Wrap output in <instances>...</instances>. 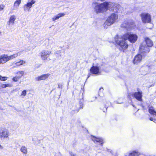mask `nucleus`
I'll return each instance as SVG.
<instances>
[{
  "label": "nucleus",
  "instance_id": "36",
  "mask_svg": "<svg viewBox=\"0 0 156 156\" xmlns=\"http://www.w3.org/2000/svg\"><path fill=\"white\" fill-rule=\"evenodd\" d=\"M69 153L71 156H77L76 154H73L71 152H70Z\"/></svg>",
  "mask_w": 156,
  "mask_h": 156
},
{
  "label": "nucleus",
  "instance_id": "24",
  "mask_svg": "<svg viewBox=\"0 0 156 156\" xmlns=\"http://www.w3.org/2000/svg\"><path fill=\"white\" fill-rule=\"evenodd\" d=\"M21 0H16L14 3V6H18L21 3Z\"/></svg>",
  "mask_w": 156,
  "mask_h": 156
},
{
  "label": "nucleus",
  "instance_id": "34",
  "mask_svg": "<svg viewBox=\"0 0 156 156\" xmlns=\"http://www.w3.org/2000/svg\"><path fill=\"white\" fill-rule=\"evenodd\" d=\"M6 87H12L11 84L9 83L5 84Z\"/></svg>",
  "mask_w": 156,
  "mask_h": 156
},
{
  "label": "nucleus",
  "instance_id": "41",
  "mask_svg": "<svg viewBox=\"0 0 156 156\" xmlns=\"http://www.w3.org/2000/svg\"><path fill=\"white\" fill-rule=\"evenodd\" d=\"M90 74H89L88 75V76L87 77V78H88L89 77H90Z\"/></svg>",
  "mask_w": 156,
  "mask_h": 156
},
{
  "label": "nucleus",
  "instance_id": "37",
  "mask_svg": "<svg viewBox=\"0 0 156 156\" xmlns=\"http://www.w3.org/2000/svg\"><path fill=\"white\" fill-rule=\"evenodd\" d=\"M101 90H103V88H100V89H99V92H98V95H99V96H101V95H100V92Z\"/></svg>",
  "mask_w": 156,
  "mask_h": 156
},
{
  "label": "nucleus",
  "instance_id": "45",
  "mask_svg": "<svg viewBox=\"0 0 156 156\" xmlns=\"http://www.w3.org/2000/svg\"><path fill=\"white\" fill-rule=\"evenodd\" d=\"M62 48L61 47H60V48Z\"/></svg>",
  "mask_w": 156,
  "mask_h": 156
},
{
  "label": "nucleus",
  "instance_id": "12",
  "mask_svg": "<svg viewBox=\"0 0 156 156\" xmlns=\"http://www.w3.org/2000/svg\"><path fill=\"white\" fill-rule=\"evenodd\" d=\"M50 75V74L49 73L44 74L36 77L35 79V80L38 81L45 80L48 78Z\"/></svg>",
  "mask_w": 156,
  "mask_h": 156
},
{
  "label": "nucleus",
  "instance_id": "11",
  "mask_svg": "<svg viewBox=\"0 0 156 156\" xmlns=\"http://www.w3.org/2000/svg\"><path fill=\"white\" fill-rule=\"evenodd\" d=\"M131 95L137 100L140 101H142V92L138 91L133 93Z\"/></svg>",
  "mask_w": 156,
  "mask_h": 156
},
{
  "label": "nucleus",
  "instance_id": "47",
  "mask_svg": "<svg viewBox=\"0 0 156 156\" xmlns=\"http://www.w3.org/2000/svg\"><path fill=\"white\" fill-rule=\"evenodd\" d=\"M1 33V32H0V34Z\"/></svg>",
  "mask_w": 156,
  "mask_h": 156
},
{
  "label": "nucleus",
  "instance_id": "31",
  "mask_svg": "<svg viewBox=\"0 0 156 156\" xmlns=\"http://www.w3.org/2000/svg\"><path fill=\"white\" fill-rule=\"evenodd\" d=\"M18 79H19V76H18L17 77H14L13 78L12 80L13 81H15V82L17 81L18 80Z\"/></svg>",
  "mask_w": 156,
  "mask_h": 156
},
{
  "label": "nucleus",
  "instance_id": "19",
  "mask_svg": "<svg viewBox=\"0 0 156 156\" xmlns=\"http://www.w3.org/2000/svg\"><path fill=\"white\" fill-rule=\"evenodd\" d=\"M65 15V14L64 13H59L57 15L55 16L54 17L52 18V20L53 21H54L55 20L58 19L60 17L64 16Z\"/></svg>",
  "mask_w": 156,
  "mask_h": 156
},
{
  "label": "nucleus",
  "instance_id": "20",
  "mask_svg": "<svg viewBox=\"0 0 156 156\" xmlns=\"http://www.w3.org/2000/svg\"><path fill=\"white\" fill-rule=\"evenodd\" d=\"M16 20V17L15 16L13 15L11 16L9 19V21L8 23V25H10L11 23L13 24L14 23V21Z\"/></svg>",
  "mask_w": 156,
  "mask_h": 156
},
{
  "label": "nucleus",
  "instance_id": "17",
  "mask_svg": "<svg viewBox=\"0 0 156 156\" xmlns=\"http://www.w3.org/2000/svg\"><path fill=\"white\" fill-rule=\"evenodd\" d=\"M120 7V5L118 4L115 3V6L113 8L111 9V11H112L115 12H118V10Z\"/></svg>",
  "mask_w": 156,
  "mask_h": 156
},
{
  "label": "nucleus",
  "instance_id": "27",
  "mask_svg": "<svg viewBox=\"0 0 156 156\" xmlns=\"http://www.w3.org/2000/svg\"><path fill=\"white\" fill-rule=\"evenodd\" d=\"M7 78L6 77L2 76H0V80L5 81L7 80Z\"/></svg>",
  "mask_w": 156,
  "mask_h": 156
},
{
  "label": "nucleus",
  "instance_id": "21",
  "mask_svg": "<svg viewBox=\"0 0 156 156\" xmlns=\"http://www.w3.org/2000/svg\"><path fill=\"white\" fill-rule=\"evenodd\" d=\"M20 151L22 152L25 154H27V148L25 146L22 147Z\"/></svg>",
  "mask_w": 156,
  "mask_h": 156
},
{
  "label": "nucleus",
  "instance_id": "6",
  "mask_svg": "<svg viewBox=\"0 0 156 156\" xmlns=\"http://www.w3.org/2000/svg\"><path fill=\"white\" fill-rule=\"evenodd\" d=\"M134 24V23L132 21H125L121 25V27L126 28L127 30H130L132 28Z\"/></svg>",
  "mask_w": 156,
  "mask_h": 156
},
{
  "label": "nucleus",
  "instance_id": "35",
  "mask_svg": "<svg viewBox=\"0 0 156 156\" xmlns=\"http://www.w3.org/2000/svg\"><path fill=\"white\" fill-rule=\"evenodd\" d=\"M1 87L2 88H4L6 87L5 84H2L1 85Z\"/></svg>",
  "mask_w": 156,
  "mask_h": 156
},
{
  "label": "nucleus",
  "instance_id": "46",
  "mask_svg": "<svg viewBox=\"0 0 156 156\" xmlns=\"http://www.w3.org/2000/svg\"><path fill=\"white\" fill-rule=\"evenodd\" d=\"M108 151H109V150H108Z\"/></svg>",
  "mask_w": 156,
  "mask_h": 156
},
{
  "label": "nucleus",
  "instance_id": "8",
  "mask_svg": "<svg viewBox=\"0 0 156 156\" xmlns=\"http://www.w3.org/2000/svg\"><path fill=\"white\" fill-rule=\"evenodd\" d=\"M36 2L34 0H28L27 3L24 5L23 7L24 10L25 11H29L30 9L32 7V5Z\"/></svg>",
  "mask_w": 156,
  "mask_h": 156
},
{
  "label": "nucleus",
  "instance_id": "33",
  "mask_svg": "<svg viewBox=\"0 0 156 156\" xmlns=\"http://www.w3.org/2000/svg\"><path fill=\"white\" fill-rule=\"evenodd\" d=\"M62 84H61L59 83L58 84V88H61V89H62Z\"/></svg>",
  "mask_w": 156,
  "mask_h": 156
},
{
  "label": "nucleus",
  "instance_id": "39",
  "mask_svg": "<svg viewBox=\"0 0 156 156\" xmlns=\"http://www.w3.org/2000/svg\"><path fill=\"white\" fill-rule=\"evenodd\" d=\"M153 118L152 117H150L149 118V119L151 121H153Z\"/></svg>",
  "mask_w": 156,
  "mask_h": 156
},
{
  "label": "nucleus",
  "instance_id": "23",
  "mask_svg": "<svg viewBox=\"0 0 156 156\" xmlns=\"http://www.w3.org/2000/svg\"><path fill=\"white\" fill-rule=\"evenodd\" d=\"M25 63V62L23 60H20L19 62H16V64L17 66H19L21 65H23L24 63Z\"/></svg>",
  "mask_w": 156,
  "mask_h": 156
},
{
  "label": "nucleus",
  "instance_id": "7",
  "mask_svg": "<svg viewBox=\"0 0 156 156\" xmlns=\"http://www.w3.org/2000/svg\"><path fill=\"white\" fill-rule=\"evenodd\" d=\"M9 133L7 129L2 128L0 129V138H9Z\"/></svg>",
  "mask_w": 156,
  "mask_h": 156
},
{
  "label": "nucleus",
  "instance_id": "4",
  "mask_svg": "<svg viewBox=\"0 0 156 156\" xmlns=\"http://www.w3.org/2000/svg\"><path fill=\"white\" fill-rule=\"evenodd\" d=\"M142 22L144 23H150L151 22V16L148 13H144L140 14Z\"/></svg>",
  "mask_w": 156,
  "mask_h": 156
},
{
  "label": "nucleus",
  "instance_id": "25",
  "mask_svg": "<svg viewBox=\"0 0 156 156\" xmlns=\"http://www.w3.org/2000/svg\"><path fill=\"white\" fill-rule=\"evenodd\" d=\"M83 100H80V103H79V104H80V109H82L83 108Z\"/></svg>",
  "mask_w": 156,
  "mask_h": 156
},
{
  "label": "nucleus",
  "instance_id": "5",
  "mask_svg": "<svg viewBox=\"0 0 156 156\" xmlns=\"http://www.w3.org/2000/svg\"><path fill=\"white\" fill-rule=\"evenodd\" d=\"M149 47L147 46L146 44H144V43L141 44L139 48V51L141 54L144 55L147 53H149L150 51Z\"/></svg>",
  "mask_w": 156,
  "mask_h": 156
},
{
  "label": "nucleus",
  "instance_id": "30",
  "mask_svg": "<svg viewBox=\"0 0 156 156\" xmlns=\"http://www.w3.org/2000/svg\"><path fill=\"white\" fill-rule=\"evenodd\" d=\"M7 57L8 61H9L11 59H12V57L11 55L10 56H8L7 55Z\"/></svg>",
  "mask_w": 156,
  "mask_h": 156
},
{
  "label": "nucleus",
  "instance_id": "22",
  "mask_svg": "<svg viewBox=\"0 0 156 156\" xmlns=\"http://www.w3.org/2000/svg\"><path fill=\"white\" fill-rule=\"evenodd\" d=\"M129 156H139V153L135 151H133L129 154Z\"/></svg>",
  "mask_w": 156,
  "mask_h": 156
},
{
  "label": "nucleus",
  "instance_id": "9",
  "mask_svg": "<svg viewBox=\"0 0 156 156\" xmlns=\"http://www.w3.org/2000/svg\"><path fill=\"white\" fill-rule=\"evenodd\" d=\"M100 68L99 67L97 66H93L90 69V73L96 75L101 74L100 71Z\"/></svg>",
  "mask_w": 156,
  "mask_h": 156
},
{
  "label": "nucleus",
  "instance_id": "43",
  "mask_svg": "<svg viewBox=\"0 0 156 156\" xmlns=\"http://www.w3.org/2000/svg\"><path fill=\"white\" fill-rule=\"evenodd\" d=\"M103 112H105V110H103Z\"/></svg>",
  "mask_w": 156,
  "mask_h": 156
},
{
  "label": "nucleus",
  "instance_id": "44",
  "mask_svg": "<svg viewBox=\"0 0 156 156\" xmlns=\"http://www.w3.org/2000/svg\"><path fill=\"white\" fill-rule=\"evenodd\" d=\"M133 107H134V105H133Z\"/></svg>",
  "mask_w": 156,
  "mask_h": 156
},
{
  "label": "nucleus",
  "instance_id": "2",
  "mask_svg": "<svg viewBox=\"0 0 156 156\" xmlns=\"http://www.w3.org/2000/svg\"><path fill=\"white\" fill-rule=\"evenodd\" d=\"M115 3L107 2H105L101 4L94 2L92 4V6L96 13L102 12L108 9L111 11V9H113Z\"/></svg>",
  "mask_w": 156,
  "mask_h": 156
},
{
  "label": "nucleus",
  "instance_id": "16",
  "mask_svg": "<svg viewBox=\"0 0 156 156\" xmlns=\"http://www.w3.org/2000/svg\"><path fill=\"white\" fill-rule=\"evenodd\" d=\"M145 44L146 46L149 47H151L153 45V43L152 41L147 37H146L145 38Z\"/></svg>",
  "mask_w": 156,
  "mask_h": 156
},
{
  "label": "nucleus",
  "instance_id": "1",
  "mask_svg": "<svg viewBox=\"0 0 156 156\" xmlns=\"http://www.w3.org/2000/svg\"><path fill=\"white\" fill-rule=\"evenodd\" d=\"M137 38L138 36L136 34L127 32L122 36L117 35L115 37V40L116 43L120 46L119 49L122 50L128 48V45L126 42L127 40L131 43H133L136 41Z\"/></svg>",
  "mask_w": 156,
  "mask_h": 156
},
{
  "label": "nucleus",
  "instance_id": "32",
  "mask_svg": "<svg viewBox=\"0 0 156 156\" xmlns=\"http://www.w3.org/2000/svg\"><path fill=\"white\" fill-rule=\"evenodd\" d=\"M5 7V5H0V11L2 10Z\"/></svg>",
  "mask_w": 156,
  "mask_h": 156
},
{
  "label": "nucleus",
  "instance_id": "26",
  "mask_svg": "<svg viewBox=\"0 0 156 156\" xmlns=\"http://www.w3.org/2000/svg\"><path fill=\"white\" fill-rule=\"evenodd\" d=\"M17 73L18 74L19 73L20 74H21V75L20 76H19V78H21L24 74V72L23 71H21L19 72H17Z\"/></svg>",
  "mask_w": 156,
  "mask_h": 156
},
{
  "label": "nucleus",
  "instance_id": "14",
  "mask_svg": "<svg viewBox=\"0 0 156 156\" xmlns=\"http://www.w3.org/2000/svg\"><path fill=\"white\" fill-rule=\"evenodd\" d=\"M1 64H4L8 61L7 57V54H3L0 56Z\"/></svg>",
  "mask_w": 156,
  "mask_h": 156
},
{
  "label": "nucleus",
  "instance_id": "40",
  "mask_svg": "<svg viewBox=\"0 0 156 156\" xmlns=\"http://www.w3.org/2000/svg\"><path fill=\"white\" fill-rule=\"evenodd\" d=\"M105 110L106 111L107 110V108H108V107H107L106 105H105Z\"/></svg>",
  "mask_w": 156,
  "mask_h": 156
},
{
  "label": "nucleus",
  "instance_id": "10",
  "mask_svg": "<svg viewBox=\"0 0 156 156\" xmlns=\"http://www.w3.org/2000/svg\"><path fill=\"white\" fill-rule=\"evenodd\" d=\"M51 53L50 51L45 50L42 51L40 53L41 59L43 60L47 59Z\"/></svg>",
  "mask_w": 156,
  "mask_h": 156
},
{
  "label": "nucleus",
  "instance_id": "28",
  "mask_svg": "<svg viewBox=\"0 0 156 156\" xmlns=\"http://www.w3.org/2000/svg\"><path fill=\"white\" fill-rule=\"evenodd\" d=\"M20 52H19L15 54L12 55H11L12 59L16 57L18 55H20L19 54Z\"/></svg>",
  "mask_w": 156,
  "mask_h": 156
},
{
  "label": "nucleus",
  "instance_id": "13",
  "mask_svg": "<svg viewBox=\"0 0 156 156\" xmlns=\"http://www.w3.org/2000/svg\"><path fill=\"white\" fill-rule=\"evenodd\" d=\"M92 140L95 143H98L102 146V144L104 143L103 139L100 137H97L95 136H92Z\"/></svg>",
  "mask_w": 156,
  "mask_h": 156
},
{
  "label": "nucleus",
  "instance_id": "18",
  "mask_svg": "<svg viewBox=\"0 0 156 156\" xmlns=\"http://www.w3.org/2000/svg\"><path fill=\"white\" fill-rule=\"evenodd\" d=\"M148 111L150 114L153 116L156 115V112L153 106H151L149 108Z\"/></svg>",
  "mask_w": 156,
  "mask_h": 156
},
{
  "label": "nucleus",
  "instance_id": "38",
  "mask_svg": "<svg viewBox=\"0 0 156 156\" xmlns=\"http://www.w3.org/2000/svg\"><path fill=\"white\" fill-rule=\"evenodd\" d=\"M3 149V147L0 144V149Z\"/></svg>",
  "mask_w": 156,
  "mask_h": 156
},
{
  "label": "nucleus",
  "instance_id": "3",
  "mask_svg": "<svg viewBox=\"0 0 156 156\" xmlns=\"http://www.w3.org/2000/svg\"><path fill=\"white\" fill-rule=\"evenodd\" d=\"M118 16V15L116 14H112L104 23V25L105 27L107 28L108 26H110L114 23L117 19Z\"/></svg>",
  "mask_w": 156,
  "mask_h": 156
},
{
  "label": "nucleus",
  "instance_id": "29",
  "mask_svg": "<svg viewBox=\"0 0 156 156\" xmlns=\"http://www.w3.org/2000/svg\"><path fill=\"white\" fill-rule=\"evenodd\" d=\"M26 92H27V91H26V90H23L22 92V93L21 94V95L25 96V95H26L27 94Z\"/></svg>",
  "mask_w": 156,
  "mask_h": 156
},
{
  "label": "nucleus",
  "instance_id": "15",
  "mask_svg": "<svg viewBox=\"0 0 156 156\" xmlns=\"http://www.w3.org/2000/svg\"><path fill=\"white\" fill-rule=\"evenodd\" d=\"M142 58V55L140 54H138L136 55L134 58L133 62L134 64L140 62Z\"/></svg>",
  "mask_w": 156,
  "mask_h": 156
},
{
  "label": "nucleus",
  "instance_id": "42",
  "mask_svg": "<svg viewBox=\"0 0 156 156\" xmlns=\"http://www.w3.org/2000/svg\"><path fill=\"white\" fill-rule=\"evenodd\" d=\"M69 80L68 82V85H69Z\"/></svg>",
  "mask_w": 156,
  "mask_h": 156
}]
</instances>
